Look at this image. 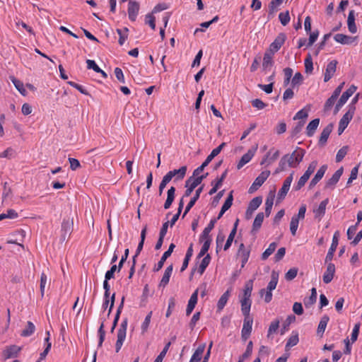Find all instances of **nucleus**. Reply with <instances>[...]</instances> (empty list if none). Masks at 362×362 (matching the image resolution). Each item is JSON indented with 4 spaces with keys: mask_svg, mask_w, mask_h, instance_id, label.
Returning a JSON list of instances; mask_svg holds the SVG:
<instances>
[{
    "mask_svg": "<svg viewBox=\"0 0 362 362\" xmlns=\"http://www.w3.org/2000/svg\"><path fill=\"white\" fill-rule=\"evenodd\" d=\"M305 151L297 147L291 154H286L281 158L276 173L285 170L288 168H296L303 160Z\"/></svg>",
    "mask_w": 362,
    "mask_h": 362,
    "instance_id": "1",
    "label": "nucleus"
},
{
    "mask_svg": "<svg viewBox=\"0 0 362 362\" xmlns=\"http://www.w3.org/2000/svg\"><path fill=\"white\" fill-rule=\"evenodd\" d=\"M187 173V167L182 166L177 170H170L163 177L159 185V195H161L167 184L173 179L174 182L182 180Z\"/></svg>",
    "mask_w": 362,
    "mask_h": 362,
    "instance_id": "2",
    "label": "nucleus"
},
{
    "mask_svg": "<svg viewBox=\"0 0 362 362\" xmlns=\"http://www.w3.org/2000/svg\"><path fill=\"white\" fill-rule=\"evenodd\" d=\"M128 320L127 318L124 319L117 331V339L115 344L116 352H119L121 349L123 343L126 338Z\"/></svg>",
    "mask_w": 362,
    "mask_h": 362,
    "instance_id": "3",
    "label": "nucleus"
},
{
    "mask_svg": "<svg viewBox=\"0 0 362 362\" xmlns=\"http://www.w3.org/2000/svg\"><path fill=\"white\" fill-rule=\"evenodd\" d=\"M207 175L206 173L205 175H201L197 177H189L185 182V187L187 189L185 192V197L190 196L193 190L202 182Z\"/></svg>",
    "mask_w": 362,
    "mask_h": 362,
    "instance_id": "4",
    "label": "nucleus"
},
{
    "mask_svg": "<svg viewBox=\"0 0 362 362\" xmlns=\"http://www.w3.org/2000/svg\"><path fill=\"white\" fill-rule=\"evenodd\" d=\"M270 175V171L269 170H264L262 171L258 177H256L250 187L249 188V193H253L257 189L261 187L263 183L267 180V179Z\"/></svg>",
    "mask_w": 362,
    "mask_h": 362,
    "instance_id": "5",
    "label": "nucleus"
},
{
    "mask_svg": "<svg viewBox=\"0 0 362 362\" xmlns=\"http://www.w3.org/2000/svg\"><path fill=\"white\" fill-rule=\"evenodd\" d=\"M356 86L351 85L345 92L343 93L339 100H338L334 112L337 113L340 108L346 103L348 99L354 93L356 90Z\"/></svg>",
    "mask_w": 362,
    "mask_h": 362,
    "instance_id": "6",
    "label": "nucleus"
},
{
    "mask_svg": "<svg viewBox=\"0 0 362 362\" xmlns=\"http://www.w3.org/2000/svg\"><path fill=\"white\" fill-rule=\"evenodd\" d=\"M286 39V36L284 33H279L275 38L274 42L271 43L267 50L275 54L280 49L281 46L284 44Z\"/></svg>",
    "mask_w": 362,
    "mask_h": 362,
    "instance_id": "7",
    "label": "nucleus"
},
{
    "mask_svg": "<svg viewBox=\"0 0 362 362\" xmlns=\"http://www.w3.org/2000/svg\"><path fill=\"white\" fill-rule=\"evenodd\" d=\"M253 320L250 316H246L244 318L243 326L241 332V337L243 340L246 341L250 337L252 332Z\"/></svg>",
    "mask_w": 362,
    "mask_h": 362,
    "instance_id": "8",
    "label": "nucleus"
},
{
    "mask_svg": "<svg viewBox=\"0 0 362 362\" xmlns=\"http://www.w3.org/2000/svg\"><path fill=\"white\" fill-rule=\"evenodd\" d=\"M139 8L140 5L139 2L133 0H130L129 1L127 11L129 18L131 21L134 22L136 21L139 14Z\"/></svg>",
    "mask_w": 362,
    "mask_h": 362,
    "instance_id": "9",
    "label": "nucleus"
},
{
    "mask_svg": "<svg viewBox=\"0 0 362 362\" xmlns=\"http://www.w3.org/2000/svg\"><path fill=\"white\" fill-rule=\"evenodd\" d=\"M293 172L291 173L289 176H288L284 181L283 185L278 192V199H282L286 197L290 189L291 184L293 180Z\"/></svg>",
    "mask_w": 362,
    "mask_h": 362,
    "instance_id": "10",
    "label": "nucleus"
},
{
    "mask_svg": "<svg viewBox=\"0 0 362 362\" xmlns=\"http://www.w3.org/2000/svg\"><path fill=\"white\" fill-rule=\"evenodd\" d=\"M21 349L22 348L17 345L6 346L3 351V356H4L5 359L16 358L18 356Z\"/></svg>",
    "mask_w": 362,
    "mask_h": 362,
    "instance_id": "11",
    "label": "nucleus"
},
{
    "mask_svg": "<svg viewBox=\"0 0 362 362\" xmlns=\"http://www.w3.org/2000/svg\"><path fill=\"white\" fill-rule=\"evenodd\" d=\"M339 236V231H336L333 235L332 242L331 246L329 249V251L325 257V263L331 262L333 259L334 253L336 251V249L338 245V238Z\"/></svg>",
    "mask_w": 362,
    "mask_h": 362,
    "instance_id": "12",
    "label": "nucleus"
},
{
    "mask_svg": "<svg viewBox=\"0 0 362 362\" xmlns=\"http://www.w3.org/2000/svg\"><path fill=\"white\" fill-rule=\"evenodd\" d=\"M326 264H327V269L323 274L322 279H323V282L325 284H329L332 281V279L334 278V276L335 274V266L331 262H329Z\"/></svg>",
    "mask_w": 362,
    "mask_h": 362,
    "instance_id": "13",
    "label": "nucleus"
},
{
    "mask_svg": "<svg viewBox=\"0 0 362 362\" xmlns=\"http://www.w3.org/2000/svg\"><path fill=\"white\" fill-rule=\"evenodd\" d=\"M175 247V245L174 243H171L168 247V250L165 251L163 256L161 257L160 261L157 263V264L155 266L153 270L155 272H158L160 269H162L163 267V264L165 262V260L171 255L172 252H173L174 249Z\"/></svg>",
    "mask_w": 362,
    "mask_h": 362,
    "instance_id": "14",
    "label": "nucleus"
},
{
    "mask_svg": "<svg viewBox=\"0 0 362 362\" xmlns=\"http://www.w3.org/2000/svg\"><path fill=\"white\" fill-rule=\"evenodd\" d=\"M337 62L336 60H332L328 63L327 65L325 75H324V81H329L332 77L334 76L336 69H337Z\"/></svg>",
    "mask_w": 362,
    "mask_h": 362,
    "instance_id": "15",
    "label": "nucleus"
},
{
    "mask_svg": "<svg viewBox=\"0 0 362 362\" xmlns=\"http://www.w3.org/2000/svg\"><path fill=\"white\" fill-rule=\"evenodd\" d=\"M348 108L347 112L343 115L339 121V123L342 124V126H348L355 113L356 107L354 105H349Z\"/></svg>",
    "mask_w": 362,
    "mask_h": 362,
    "instance_id": "16",
    "label": "nucleus"
},
{
    "mask_svg": "<svg viewBox=\"0 0 362 362\" xmlns=\"http://www.w3.org/2000/svg\"><path fill=\"white\" fill-rule=\"evenodd\" d=\"M73 220L70 218H64L62 223V238H66L67 235H70L73 230Z\"/></svg>",
    "mask_w": 362,
    "mask_h": 362,
    "instance_id": "17",
    "label": "nucleus"
},
{
    "mask_svg": "<svg viewBox=\"0 0 362 362\" xmlns=\"http://www.w3.org/2000/svg\"><path fill=\"white\" fill-rule=\"evenodd\" d=\"M343 171H344V169L342 167H341L340 168H339L334 174L332 176L331 178H329L326 185H325V187L327 188H334V187L335 186V185L339 182L341 176L343 174Z\"/></svg>",
    "mask_w": 362,
    "mask_h": 362,
    "instance_id": "18",
    "label": "nucleus"
},
{
    "mask_svg": "<svg viewBox=\"0 0 362 362\" xmlns=\"http://www.w3.org/2000/svg\"><path fill=\"white\" fill-rule=\"evenodd\" d=\"M327 169V166L326 165H322L319 170L317 171L316 174L315 175L314 177L311 180L309 187L313 188L314 186H315L318 182L323 177L326 170Z\"/></svg>",
    "mask_w": 362,
    "mask_h": 362,
    "instance_id": "19",
    "label": "nucleus"
},
{
    "mask_svg": "<svg viewBox=\"0 0 362 362\" xmlns=\"http://www.w3.org/2000/svg\"><path fill=\"white\" fill-rule=\"evenodd\" d=\"M198 300V289L195 290L194 292L190 296V298L188 301V304L186 308V315L189 316L193 311L195 305L197 303Z\"/></svg>",
    "mask_w": 362,
    "mask_h": 362,
    "instance_id": "20",
    "label": "nucleus"
},
{
    "mask_svg": "<svg viewBox=\"0 0 362 362\" xmlns=\"http://www.w3.org/2000/svg\"><path fill=\"white\" fill-rule=\"evenodd\" d=\"M256 148L254 150H248V151L245 153L240 158V161L238 162L237 165V168L240 169L242 168L245 164L249 163L253 156H255Z\"/></svg>",
    "mask_w": 362,
    "mask_h": 362,
    "instance_id": "21",
    "label": "nucleus"
},
{
    "mask_svg": "<svg viewBox=\"0 0 362 362\" xmlns=\"http://www.w3.org/2000/svg\"><path fill=\"white\" fill-rule=\"evenodd\" d=\"M203 190V186L199 187L196 192H195V194L194 195V197L190 199L189 202L187 204L186 208H185V212L183 214V216L182 217H185V216L189 211V210L194 206V205L195 204L196 202L198 200V199L199 198V196H200V194L202 193Z\"/></svg>",
    "mask_w": 362,
    "mask_h": 362,
    "instance_id": "22",
    "label": "nucleus"
},
{
    "mask_svg": "<svg viewBox=\"0 0 362 362\" xmlns=\"http://www.w3.org/2000/svg\"><path fill=\"white\" fill-rule=\"evenodd\" d=\"M333 125L332 124H328L326 126L322 132H321L320 139H319V144L320 145H325L332 131Z\"/></svg>",
    "mask_w": 362,
    "mask_h": 362,
    "instance_id": "23",
    "label": "nucleus"
},
{
    "mask_svg": "<svg viewBox=\"0 0 362 362\" xmlns=\"http://www.w3.org/2000/svg\"><path fill=\"white\" fill-rule=\"evenodd\" d=\"M347 25L351 33L354 34L357 32V28L355 23V12L354 10H351L349 13Z\"/></svg>",
    "mask_w": 362,
    "mask_h": 362,
    "instance_id": "24",
    "label": "nucleus"
},
{
    "mask_svg": "<svg viewBox=\"0 0 362 362\" xmlns=\"http://www.w3.org/2000/svg\"><path fill=\"white\" fill-rule=\"evenodd\" d=\"M274 54L267 50L264 54L262 66L264 70L270 69L273 65V57Z\"/></svg>",
    "mask_w": 362,
    "mask_h": 362,
    "instance_id": "25",
    "label": "nucleus"
},
{
    "mask_svg": "<svg viewBox=\"0 0 362 362\" xmlns=\"http://www.w3.org/2000/svg\"><path fill=\"white\" fill-rule=\"evenodd\" d=\"M355 38L341 33L336 34L334 37L336 42L342 45H350L354 41Z\"/></svg>",
    "mask_w": 362,
    "mask_h": 362,
    "instance_id": "26",
    "label": "nucleus"
},
{
    "mask_svg": "<svg viewBox=\"0 0 362 362\" xmlns=\"http://www.w3.org/2000/svg\"><path fill=\"white\" fill-rule=\"evenodd\" d=\"M205 347H206L205 344H200L197 347V349L195 350L194 354H192V356L189 360V362H200V361L202 358Z\"/></svg>",
    "mask_w": 362,
    "mask_h": 362,
    "instance_id": "27",
    "label": "nucleus"
},
{
    "mask_svg": "<svg viewBox=\"0 0 362 362\" xmlns=\"http://www.w3.org/2000/svg\"><path fill=\"white\" fill-rule=\"evenodd\" d=\"M173 264L169 265L165 270L164 274L160 280L159 286L165 287L169 283L170 276L173 273Z\"/></svg>",
    "mask_w": 362,
    "mask_h": 362,
    "instance_id": "28",
    "label": "nucleus"
},
{
    "mask_svg": "<svg viewBox=\"0 0 362 362\" xmlns=\"http://www.w3.org/2000/svg\"><path fill=\"white\" fill-rule=\"evenodd\" d=\"M241 310L245 317L250 316L252 301L250 298H240Z\"/></svg>",
    "mask_w": 362,
    "mask_h": 362,
    "instance_id": "29",
    "label": "nucleus"
},
{
    "mask_svg": "<svg viewBox=\"0 0 362 362\" xmlns=\"http://www.w3.org/2000/svg\"><path fill=\"white\" fill-rule=\"evenodd\" d=\"M328 202H329L328 199H326L320 202V204H319V206L317 209H314L313 212H314L315 216L316 218H320L325 215V211H326V206H327Z\"/></svg>",
    "mask_w": 362,
    "mask_h": 362,
    "instance_id": "30",
    "label": "nucleus"
},
{
    "mask_svg": "<svg viewBox=\"0 0 362 362\" xmlns=\"http://www.w3.org/2000/svg\"><path fill=\"white\" fill-rule=\"evenodd\" d=\"M238 221H239V220L237 219L235 223H234L233 228L231 230V231L228 237V239L226 240V243L224 245V247H223L224 250H227L228 249H229V247H230V245L233 241V239H234L235 235L237 232V227H238Z\"/></svg>",
    "mask_w": 362,
    "mask_h": 362,
    "instance_id": "31",
    "label": "nucleus"
},
{
    "mask_svg": "<svg viewBox=\"0 0 362 362\" xmlns=\"http://www.w3.org/2000/svg\"><path fill=\"white\" fill-rule=\"evenodd\" d=\"M320 124V119H313L307 126L306 128V134L307 136L310 137L313 136L315 130L317 129V127Z\"/></svg>",
    "mask_w": 362,
    "mask_h": 362,
    "instance_id": "32",
    "label": "nucleus"
},
{
    "mask_svg": "<svg viewBox=\"0 0 362 362\" xmlns=\"http://www.w3.org/2000/svg\"><path fill=\"white\" fill-rule=\"evenodd\" d=\"M230 296V291L227 290L219 298L217 303V309L218 311H221L223 309L225 305H226L229 297Z\"/></svg>",
    "mask_w": 362,
    "mask_h": 362,
    "instance_id": "33",
    "label": "nucleus"
},
{
    "mask_svg": "<svg viewBox=\"0 0 362 362\" xmlns=\"http://www.w3.org/2000/svg\"><path fill=\"white\" fill-rule=\"evenodd\" d=\"M175 188L174 187H170V188L168 190L167 199L164 204L165 209H168L170 207V206L175 199Z\"/></svg>",
    "mask_w": 362,
    "mask_h": 362,
    "instance_id": "34",
    "label": "nucleus"
},
{
    "mask_svg": "<svg viewBox=\"0 0 362 362\" xmlns=\"http://www.w3.org/2000/svg\"><path fill=\"white\" fill-rule=\"evenodd\" d=\"M329 320V317L327 315H325L321 317L320 321L318 325V327H317V334H320V337L322 336Z\"/></svg>",
    "mask_w": 362,
    "mask_h": 362,
    "instance_id": "35",
    "label": "nucleus"
},
{
    "mask_svg": "<svg viewBox=\"0 0 362 362\" xmlns=\"http://www.w3.org/2000/svg\"><path fill=\"white\" fill-rule=\"evenodd\" d=\"M274 194L273 192H270L267 197L265 202V214L267 216H269L271 214L272 209L274 204Z\"/></svg>",
    "mask_w": 362,
    "mask_h": 362,
    "instance_id": "36",
    "label": "nucleus"
},
{
    "mask_svg": "<svg viewBox=\"0 0 362 362\" xmlns=\"http://www.w3.org/2000/svg\"><path fill=\"white\" fill-rule=\"evenodd\" d=\"M200 240L201 241H204V243H203V245L199 251V253L198 255V257H203L206 255V253L208 252L209 249V247H210V245H211V238H202L200 237Z\"/></svg>",
    "mask_w": 362,
    "mask_h": 362,
    "instance_id": "37",
    "label": "nucleus"
},
{
    "mask_svg": "<svg viewBox=\"0 0 362 362\" xmlns=\"http://www.w3.org/2000/svg\"><path fill=\"white\" fill-rule=\"evenodd\" d=\"M116 32L119 35L118 42L119 45H123L128 37L129 29L127 28H117Z\"/></svg>",
    "mask_w": 362,
    "mask_h": 362,
    "instance_id": "38",
    "label": "nucleus"
},
{
    "mask_svg": "<svg viewBox=\"0 0 362 362\" xmlns=\"http://www.w3.org/2000/svg\"><path fill=\"white\" fill-rule=\"evenodd\" d=\"M253 349V344L252 341H250L247 345V348L244 354L240 356L238 362H244L247 358H248L252 353Z\"/></svg>",
    "mask_w": 362,
    "mask_h": 362,
    "instance_id": "39",
    "label": "nucleus"
},
{
    "mask_svg": "<svg viewBox=\"0 0 362 362\" xmlns=\"http://www.w3.org/2000/svg\"><path fill=\"white\" fill-rule=\"evenodd\" d=\"M264 214L262 212L258 213L254 220L252 224V231H257L261 228L264 221Z\"/></svg>",
    "mask_w": 362,
    "mask_h": 362,
    "instance_id": "40",
    "label": "nucleus"
},
{
    "mask_svg": "<svg viewBox=\"0 0 362 362\" xmlns=\"http://www.w3.org/2000/svg\"><path fill=\"white\" fill-rule=\"evenodd\" d=\"M252 288H253V281L252 280L247 281L244 286L243 294L242 298H250L252 291Z\"/></svg>",
    "mask_w": 362,
    "mask_h": 362,
    "instance_id": "41",
    "label": "nucleus"
},
{
    "mask_svg": "<svg viewBox=\"0 0 362 362\" xmlns=\"http://www.w3.org/2000/svg\"><path fill=\"white\" fill-rule=\"evenodd\" d=\"M270 153H271V151H269L267 153V155L264 156V158L261 161V163H260L261 165H264L265 163H267V165H269L270 163H272V162L276 160L279 156V151L276 150L275 152L274 153V154L272 155V156L269 158V161H268L269 157L270 156Z\"/></svg>",
    "mask_w": 362,
    "mask_h": 362,
    "instance_id": "42",
    "label": "nucleus"
},
{
    "mask_svg": "<svg viewBox=\"0 0 362 362\" xmlns=\"http://www.w3.org/2000/svg\"><path fill=\"white\" fill-rule=\"evenodd\" d=\"M216 218L211 219L207 226L204 229L200 237L211 238L209 233L214 228V225L216 222Z\"/></svg>",
    "mask_w": 362,
    "mask_h": 362,
    "instance_id": "43",
    "label": "nucleus"
},
{
    "mask_svg": "<svg viewBox=\"0 0 362 362\" xmlns=\"http://www.w3.org/2000/svg\"><path fill=\"white\" fill-rule=\"evenodd\" d=\"M210 260H211V257L209 255V254H207L202 260V262L201 264H199V267H198V272L200 274H202L206 268L208 267V265L210 263Z\"/></svg>",
    "mask_w": 362,
    "mask_h": 362,
    "instance_id": "44",
    "label": "nucleus"
},
{
    "mask_svg": "<svg viewBox=\"0 0 362 362\" xmlns=\"http://www.w3.org/2000/svg\"><path fill=\"white\" fill-rule=\"evenodd\" d=\"M298 341H299L298 334L293 333L292 335L290 336V337L287 340V342L286 344V349H289L290 348L296 346L298 343Z\"/></svg>",
    "mask_w": 362,
    "mask_h": 362,
    "instance_id": "45",
    "label": "nucleus"
},
{
    "mask_svg": "<svg viewBox=\"0 0 362 362\" xmlns=\"http://www.w3.org/2000/svg\"><path fill=\"white\" fill-rule=\"evenodd\" d=\"M35 330V327L34 324L32 322L28 321L27 323L26 328L25 329H23L21 332V336L29 337L34 333Z\"/></svg>",
    "mask_w": 362,
    "mask_h": 362,
    "instance_id": "46",
    "label": "nucleus"
},
{
    "mask_svg": "<svg viewBox=\"0 0 362 362\" xmlns=\"http://www.w3.org/2000/svg\"><path fill=\"white\" fill-rule=\"evenodd\" d=\"M152 314H153L152 311H150L146 316L144 321L142 322L141 326V329L142 334H144L148 331V327H149V325L151 322Z\"/></svg>",
    "mask_w": 362,
    "mask_h": 362,
    "instance_id": "47",
    "label": "nucleus"
},
{
    "mask_svg": "<svg viewBox=\"0 0 362 362\" xmlns=\"http://www.w3.org/2000/svg\"><path fill=\"white\" fill-rule=\"evenodd\" d=\"M276 245V243L274 242L270 243L268 248L262 253V259L266 260L275 251Z\"/></svg>",
    "mask_w": 362,
    "mask_h": 362,
    "instance_id": "48",
    "label": "nucleus"
},
{
    "mask_svg": "<svg viewBox=\"0 0 362 362\" xmlns=\"http://www.w3.org/2000/svg\"><path fill=\"white\" fill-rule=\"evenodd\" d=\"M305 71L306 74H311L313 71V63L310 54H308L304 61Z\"/></svg>",
    "mask_w": 362,
    "mask_h": 362,
    "instance_id": "49",
    "label": "nucleus"
},
{
    "mask_svg": "<svg viewBox=\"0 0 362 362\" xmlns=\"http://www.w3.org/2000/svg\"><path fill=\"white\" fill-rule=\"evenodd\" d=\"M282 0H272L269 4V13L273 15L277 11L278 7L282 4Z\"/></svg>",
    "mask_w": 362,
    "mask_h": 362,
    "instance_id": "50",
    "label": "nucleus"
},
{
    "mask_svg": "<svg viewBox=\"0 0 362 362\" xmlns=\"http://www.w3.org/2000/svg\"><path fill=\"white\" fill-rule=\"evenodd\" d=\"M262 202V197H256L250 202L247 207H249L251 211H255L261 205Z\"/></svg>",
    "mask_w": 362,
    "mask_h": 362,
    "instance_id": "51",
    "label": "nucleus"
},
{
    "mask_svg": "<svg viewBox=\"0 0 362 362\" xmlns=\"http://www.w3.org/2000/svg\"><path fill=\"white\" fill-rule=\"evenodd\" d=\"M11 81L13 82V85L15 86V87L16 88V89L23 95H25V93H26V90L24 88V85L23 83V82H21V81L16 79V78L14 77H12L11 78Z\"/></svg>",
    "mask_w": 362,
    "mask_h": 362,
    "instance_id": "52",
    "label": "nucleus"
},
{
    "mask_svg": "<svg viewBox=\"0 0 362 362\" xmlns=\"http://www.w3.org/2000/svg\"><path fill=\"white\" fill-rule=\"evenodd\" d=\"M277 283H278V274H276L275 272H273L272 274L271 280L268 284L267 289L272 291L273 290H274L276 288Z\"/></svg>",
    "mask_w": 362,
    "mask_h": 362,
    "instance_id": "53",
    "label": "nucleus"
},
{
    "mask_svg": "<svg viewBox=\"0 0 362 362\" xmlns=\"http://www.w3.org/2000/svg\"><path fill=\"white\" fill-rule=\"evenodd\" d=\"M279 327V320H273L269 327L267 337L269 338V337H270V336L272 334L276 333V331L278 330Z\"/></svg>",
    "mask_w": 362,
    "mask_h": 362,
    "instance_id": "54",
    "label": "nucleus"
},
{
    "mask_svg": "<svg viewBox=\"0 0 362 362\" xmlns=\"http://www.w3.org/2000/svg\"><path fill=\"white\" fill-rule=\"evenodd\" d=\"M238 255L241 261V267H244L245 264L248 261L250 257V250H243L240 252H238Z\"/></svg>",
    "mask_w": 362,
    "mask_h": 362,
    "instance_id": "55",
    "label": "nucleus"
},
{
    "mask_svg": "<svg viewBox=\"0 0 362 362\" xmlns=\"http://www.w3.org/2000/svg\"><path fill=\"white\" fill-rule=\"evenodd\" d=\"M153 13H147L145 16V23L154 30L156 29V18L153 16Z\"/></svg>",
    "mask_w": 362,
    "mask_h": 362,
    "instance_id": "56",
    "label": "nucleus"
},
{
    "mask_svg": "<svg viewBox=\"0 0 362 362\" xmlns=\"http://www.w3.org/2000/svg\"><path fill=\"white\" fill-rule=\"evenodd\" d=\"M47 280L48 279H47V275L44 272H42L40 276V293H41L42 297H43L45 295V289L46 284L47 283Z\"/></svg>",
    "mask_w": 362,
    "mask_h": 362,
    "instance_id": "57",
    "label": "nucleus"
},
{
    "mask_svg": "<svg viewBox=\"0 0 362 362\" xmlns=\"http://www.w3.org/2000/svg\"><path fill=\"white\" fill-rule=\"evenodd\" d=\"M299 220L295 216H293L290 223V230L293 235L296 234V231L298 227Z\"/></svg>",
    "mask_w": 362,
    "mask_h": 362,
    "instance_id": "58",
    "label": "nucleus"
},
{
    "mask_svg": "<svg viewBox=\"0 0 362 362\" xmlns=\"http://www.w3.org/2000/svg\"><path fill=\"white\" fill-rule=\"evenodd\" d=\"M303 81V76L300 72H297L295 74L294 76L291 79V86L294 88L296 86H298L302 83Z\"/></svg>",
    "mask_w": 362,
    "mask_h": 362,
    "instance_id": "59",
    "label": "nucleus"
},
{
    "mask_svg": "<svg viewBox=\"0 0 362 362\" xmlns=\"http://www.w3.org/2000/svg\"><path fill=\"white\" fill-rule=\"evenodd\" d=\"M279 18L281 23L283 25H286L290 21V16L288 11H286L285 12H281L279 15Z\"/></svg>",
    "mask_w": 362,
    "mask_h": 362,
    "instance_id": "60",
    "label": "nucleus"
},
{
    "mask_svg": "<svg viewBox=\"0 0 362 362\" xmlns=\"http://www.w3.org/2000/svg\"><path fill=\"white\" fill-rule=\"evenodd\" d=\"M233 194V192H230V194H228L227 199H226L224 204H223V206L221 207L223 211H226L232 206L233 200V194Z\"/></svg>",
    "mask_w": 362,
    "mask_h": 362,
    "instance_id": "61",
    "label": "nucleus"
},
{
    "mask_svg": "<svg viewBox=\"0 0 362 362\" xmlns=\"http://www.w3.org/2000/svg\"><path fill=\"white\" fill-rule=\"evenodd\" d=\"M348 147L344 146L340 148L336 155V161L341 162L347 153Z\"/></svg>",
    "mask_w": 362,
    "mask_h": 362,
    "instance_id": "62",
    "label": "nucleus"
},
{
    "mask_svg": "<svg viewBox=\"0 0 362 362\" xmlns=\"http://www.w3.org/2000/svg\"><path fill=\"white\" fill-rule=\"evenodd\" d=\"M317 166V162L316 160L312 161L309 164L308 169L306 170V171L305 172V173L303 175H305V176H307L308 177L310 178V175L314 173Z\"/></svg>",
    "mask_w": 362,
    "mask_h": 362,
    "instance_id": "63",
    "label": "nucleus"
},
{
    "mask_svg": "<svg viewBox=\"0 0 362 362\" xmlns=\"http://www.w3.org/2000/svg\"><path fill=\"white\" fill-rule=\"evenodd\" d=\"M170 346V342H168V344H166V345L165 346V347L163 348L162 351L159 354V355L156 357V358L155 359V361L153 362H162L164 357L166 355V353H167Z\"/></svg>",
    "mask_w": 362,
    "mask_h": 362,
    "instance_id": "64",
    "label": "nucleus"
}]
</instances>
